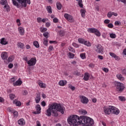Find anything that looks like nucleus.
Listing matches in <instances>:
<instances>
[{
  "label": "nucleus",
  "instance_id": "nucleus-1",
  "mask_svg": "<svg viewBox=\"0 0 126 126\" xmlns=\"http://www.w3.org/2000/svg\"><path fill=\"white\" fill-rule=\"evenodd\" d=\"M68 124L70 126H93L94 121L88 117L71 115L67 119Z\"/></svg>",
  "mask_w": 126,
  "mask_h": 126
},
{
  "label": "nucleus",
  "instance_id": "nucleus-2",
  "mask_svg": "<svg viewBox=\"0 0 126 126\" xmlns=\"http://www.w3.org/2000/svg\"><path fill=\"white\" fill-rule=\"evenodd\" d=\"M64 110L65 109L64 107L61 105V104L54 103L52 104L49 105V108L46 110V115L47 117H51V116H53V117H58L59 116L58 112H60L61 114H64Z\"/></svg>",
  "mask_w": 126,
  "mask_h": 126
},
{
  "label": "nucleus",
  "instance_id": "nucleus-3",
  "mask_svg": "<svg viewBox=\"0 0 126 126\" xmlns=\"http://www.w3.org/2000/svg\"><path fill=\"white\" fill-rule=\"evenodd\" d=\"M12 3L13 5H15V6H17L18 8H19L20 7V6H19V4H21L22 6H24V7H26L27 6V3L28 4H30L31 3V1L30 0H17V1L18 2H17L16 0H12Z\"/></svg>",
  "mask_w": 126,
  "mask_h": 126
},
{
  "label": "nucleus",
  "instance_id": "nucleus-4",
  "mask_svg": "<svg viewBox=\"0 0 126 126\" xmlns=\"http://www.w3.org/2000/svg\"><path fill=\"white\" fill-rule=\"evenodd\" d=\"M104 113L106 115H110V114H112L113 110L115 109V106H109V108L107 107H104Z\"/></svg>",
  "mask_w": 126,
  "mask_h": 126
},
{
  "label": "nucleus",
  "instance_id": "nucleus-5",
  "mask_svg": "<svg viewBox=\"0 0 126 126\" xmlns=\"http://www.w3.org/2000/svg\"><path fill=\"white\" fill-rule=\"evenodd\" d=\"M95 51L98 54H100V55H103L104 54V47L102 46L100 44H98L95 46Z\"/></svg>",
  "mask_w": 126,
  "mask_h": 126
},
{
  "label": "nucleus",
  "instance_id": "nucleus-6",
  "mask_svg": "<svg viewBox=\"0 0 126 126\" xmlns=\"http://www.w3.org/2000/svg\"><path fill=\"white\" fill-rule=\"evenodd\" d=\"M117 90L119 91V92H123L124 91L125 87V85L121 82H117Z\"/></svg>",
  "mask_w": 126,
  "mask_h": 126
},
{
  "label": "nucleus",
  "instance_id": "nucleus-7",
  "mask_svg": "<svg viewBox=\"0 0 126 126\" xmlns=\"http://www.w3.org/2000/svg\"><path fill=\"white\" fill-rule=\"evenodd\" d=\"M36 62L37 60H36V58H32L30 60L27 62V63L30 66H33V65H35V64H36Z\"/></svg>",
  "mask_w": 126,
  "mask_h": 126
},
{
  "label": "nucleus",
  "instance_id": "nucleus-8",
  "mask_svg": "<svg viewBox=\"0 0 126 126\" xmlns=\"http://www.w3.org/2000/svg\"><path fill=\"white\" fill-rule=\"evenodd\" d=\"M80 99L81 103H82L83 104H88V102H89V100L88 99V98L84 95H80Z\"/></svg>",
  "mask_w": 126,
  "mask_h": 126
},
{
  "label": "nucleus",
  "instance_id": "nucleus-9",
  "mask_svg": "<svg viewBox=\"0 0 126 126\" xmlns=\"http://www.w3.org/2000/svg\"><path fill=\"white\" fill-rule=\"evenodd\" d=\"M64 17L65 19L69 21V22H73V18H72V16L69 15L68 14H65L64 15Z\"/></svg>",
  "mask_w": 126,
  "mask_h": 126
},
{
  "label": "nucleus",
  "instance_id": "nucleus-10",
  "mask_svg": "<svg viewBox=\"0 0 126 126\" xmlns=\"http://www.w3.org/2000/svg\"><path fill=\"white\" fill-rule=\"evenodd\" d=\"M40 100H41V95L40 94H37L35 98V103H36V104H38V103H40Z\"/></svg>",
  "mask_w": 126,
  "mask_h": 126
},
{
  "label": "nucleus",
  "instance_id": "nucleus-11",
  "mask_svg": "<svg viewBox=\"0 0 126 126\" xmlns=\"http://www.w3.org/2000/svg\"><path fill=\"white\" fill-rule=\"evenodd\" d=\"M1 57L2 60H6V59H7V57H8L7 55V53L5 52H2L1 54Z\"/></svg>",
  "mask_w": 126,
  "mask_h": 126
},
{
  "label": "nucleus",
  "instance_id": "nucleus-12",
  "mask_svg": "<svg viewBox=\"0 0 126 126\" xmlns=\"http://www.w3.org/2000/svg\"><path fill=\"white\" fill-rule=\"evenodd\" d=\"M112 114L113 115H119L120 114V110L114 107V109L112 111Z\"/></svg>",
  "mask_w": 126,
  "mask_h": 126
},
{
  "label": "nucleus",
  "instance_id": "nucleus-13",
  "mask_svg": "<svg viewBox=\"0 0 126 126\" xmlns=\"http://www.w3.org/2000/svg\"><path fill=\"white\" fill-rule=\"evenodd\" d=\"M21 84H22V81L19 80V79L13 83L14 86H20Z\"/></svg>",
  "mask_w": 126,
  "mask_h": 126
},
{
  "label": "nucleus",
  "instance_id": "nucleus-14",
  "mask_svg": "<svg viewBox=\"0 0 126 126\" xmlns=\"http://www.w3.org/2000/svg\"><path fill=\"white\" fill-rule=\"evenodd\" d=\"M116 77H117L118 79H119V80H121V81H124V80H125V77H124L121 74H117Z\"/></svg>",
  "mask_w": 126,
  "mask_h": 126
},
{
  "label": "nucleus",
  "instance_id": "nucleus-15",
  "mask_svg": "<svg viewBox=\"0 0 126 126\" xmlns=\"http://www.w3.org/2000/svg\"><path fill=\"white\" fill-rule=\"evenodd\" d=\"M18 124L20 125V126H24V125H25V121H24L23 119H21L18 121Z\"/></svg>",
  "mask_w": 126,
  "mask_h": 126
},
{
  "label": "nucleus",
  "instance_id": "nucleus-16",
  "mask_svg": "<svg viewBox=\"0 0 126 126\" xmlns=\"http://www.w3.org/2000/svg\"><path fill=\"white\" fill-rule=\"evenodd\" d=\"M38 84L41 88H45L46 87V84L43 83L41 81L38 82Z\"/></svg>",
  "mask_w": 126,
  "mask_h": 126
},
{
  "label": "nucleus",
  "instance_id": "nucleus-17",
  "mask_svg": "<svg viewBox=\"0 0 126 126\" xmlns=\"http://www.w3.org/2000/svg\"><path fill=\"white\" fill-rule=\"evenodd\" d=\"M13 103L18 107H20V106H21V102L20 101H18L17 99L13 100Z\"/></svg>",
  "mask_w": 126,
  "mask_h": 126
},
{
  "label": "nucleus",
  "instance_id": "nucleus-18",
  "mask_svg": "<svg viewBox=\"0 0 126 126\" xmlns=\"http://www.w3.org/2000/svg\"><path fill=\"white\" fill-rule=\"evenodd\" d=\"M88 31L90 33H95L97 31V30L95 28H89L88 29Z\"/></svg>",
  "mask_w": 126,
  "mask_h": 126
},
{
  "label": "nucleus",
  "instance_id": "nucleus-19",
  "mask_svg": "<svg viewBox=\"0 0 126 126\" xmlns=\"http://www.w3.org/2000/svg\"><path fill=\"white\" fill-rule=\"evenodd\" d=\"M0 43L1 45H7L8 44L7 41H6L5 38H2L1 39Z\"/></svg>",
  "mask_w": 126,
  "mask_h": 126
},
{
  "label": "nucleus",
  "instance_id": "nucleus-20",
  "mask_svg": "<svg viewBox=\"0 0 126 126\" xmlns=\"http://www.w3.org/2000/svg\"><path fill=\"white\" fill-rule=\"evenodd\" d=\"M66 83H67V82L63 80H61L59 82V84L60 86H64Z\"/></svg>",
  "mask_w": 126,
  "mask_h": 126
},
{
  "label": "nucleus",
  "instance_id": "nucleus-21",
  "mask_svg": "<svg viewBox=\"0 0 126 126\" xmlns=\"http://www.w3.org/2000/svg\"><path fill=\"white\" fill-rule=\"evenodd\" d=\"M18 30L20 32V35H23L25 33V32H24V29L23 28V27H19L18 28Z\"/></svg>",
  "mask_w": 126,
  "mask_h": 126
},
{
  "label": "nucleus",
  "instance_id": "nucleus-22",
  "mask_svg": "<svg viewBox=\"0 0 126 126\" xmlns=\"http://www.w3.org/2000/svg\"><path fill=\"white\" fill-rule=\"evenodd\" d=\"M80 12L81 13L82 17H85V13H86V10L84 9H81Z\"/></svg>",
  "mask_w": 126,
  "mask_h": 126
},
{
  "label": "nucleus",
  "instance_id": "nucleus-23",
  "mask_svg": "<svg viewBox=\"0 0 126 126\" xmlns=\"http://www.w3.org/2000/svg\"><path fill=\"white\" fill-rule=\"evenodd\" d=\"M83 79L85 81H87L89 79V74L88 73H85Z\"/></svg>",
  "mask_w": 126,
  "mask_h": 126
},
{
  "label": "nucleus",
  "instance_id": "nucleus-24",
  "mask_svg": "<svg viewBox=\"0 0 126 126\" xmlns=\"http://www.w3.org/2000/svg\"><path fill=\"white\" fill-rule=\"evenodd\" d=\"M46 10L48 13H53V11L52 10V7L51 6H47L46 7Z\"/></svg>",
  "mask_w": 126,
  "mask_h": 126
},
{
  "label": "nucleus",
  "instance_id": "nucleus-25",
  "mask_svg": "<svg viewBox=\"0 0 126 126\" xmlns=\"http://www.w3.org/2000/svg\"><path fill=\"white\" fill-rule=\"evenodd\" d=\"M79 113L80 115H86L87 114V111L84 109H81L79 111Z\"/></svg>",
  "mask_w": 126,
  "mask_h": 126
},
{
  "label": "nucleus",
  "instance_id": "nucleus-26",
  "mask_svg": "<svg viewBox=\"0 0 126 126\" xmlns=\"http://www.w3.org/2000/svg\"><path fill=\"white\" fill-rule=\"evenodd\" d=\"M110 56H111V57H112V58H114L116 60H118V59H119V56L116 55V54H115V53L110 52L109 53Z\"/></svg>",
  "mask_w": 126,
  "mask_h": 126
},
{
  "label": "nucleus",
  "instance_id": "nucleus-27",
  "mask_svg": "<svg viewBox=\"0 0 126 126\" xmlns=\"http://www.w3.org/2000/svg\"><path fill=\"white\" fill-rule=\"evenodd\" d=\"M76 0L78 1L79 6H80V7H81V8H83V4H82V0Z\"/></svg>",
  "mask_w": 126,
  "mask_h": 126
},
{
  "label": "nucleus",
  "instance_id": "nucleus-28",
  "mask_svg": "<svg viewBox=\"0 0 126 126\" xmlns=\"http://www.w3.org/2000/svg\"><path fill=\"white\" fill-rule=\"evenodd\" d=\"M0 4L2 5H6L7 4V0H1L0 2Z\"/></svg>",
  "mask_w": 126,
  "mask_h": 126
},
{
  "label": "nucleus",
  "instance_id": "nucleus-29",
  "mask_svg": "<svg viewBox=\"0 0 126 126\" xmlns=\"http://www.w3.org/2000/svg\"><path fill=\"white\" fill-rule=\"evenodd\" d=\"M13 60H14V56H10V57L8 58V60H7V62H8V63H10V62H12V61H13Z\"/></svg>",
  "mask_w": 126,
  "mask_h": 126
},
{
  "label": "nucleus",
  "instance_id": "nucleus-30",
  "mask_svg": "<svg viewBox=\"0 0 126 126\" xmlns=\"http://www.w3.org/2000/svg\"><path fill=\"white\" fill-rule=\"evenodd\" d=\"M56 5L57 9H59V10H61V9H62V4H61L60 2H57Z\"/></svg>",
  "mask_w": 126,
  "mask_h": 126
},
{
  "label": "nucleus",
  "instance_id": "nucleus-31",
  "mask_svg": "<svg viewBox=\"0 0 126 126\" xmlns=\"http://www.w3.org/2000/svg\"><path fill=\"white\" fill-rule=\"evenodd\" d=\"M33 45L35 48H39L40 45H39V42L37 41H35L33 42Z\"/></svg>",
  "mask_w": 126,
  "mask_h": 126
},
{
  "label": "nucleus",
  "instance_id": "nucleus-32",
  "mask_svg": "<svg viewBox=\"0 0 126 126\" xmlns=\"http://www.w3.org/2000/svg\"><path fill=\"white\" fill-rule=\"evenodd\" d=\"M84 45H85L87 47H91V43L89 41H85V42L84 43Z\"/></svg>",
  "mask_w": 126,
  "mask_h": 126
},
{
  "label": "nucleus",
  "instance_id": "nucleus-33",
  "mask_svg": "<svg viewBox=\"0 0 126 126\" xmlns=\"http://www.w3.org/2000/svg\"><path fill=\"white\" fill-rule=\"evenodd\" d=\"M35 109L37 112H40L41 113V106L39 104H37L36 106L35 107Z\"/></svg>",
  "mask_w": 126,
  "mask_h": 126
},
{
  "label": "nucleus",
  "instance_id": "nucleus-34",
  "mask_svg": "<svg viewBox=\"0 0 126 126\" xmlns=\"http://www.w3.org/2000/svg\"><path fill=\"white\" fill-rule=\"evenodd\" d=\"M9 96L11 100H13L14 98H16V96H15V94H10Z\"/></svg>",
  "mask_w": 126,
  "mask_h": 126
},
{
  "label": "nucleus",
  "instance_id": "nucleus-35",
  "mask_svg": "<svg viewBox=\"0 0 126 126\" xmlns=\"http://www.w3.org/2000/svg\"><path fill=\"white\" fill-rule=\"evenodd\" d=\"M17 46H19L21 49H23V48H24V44L21 42H19L17 44Z\"/></svg>",
  "mask_w": 126,
  "mask_h": 126
},
{
  "label": "nucleus",
  "instance_id": "nucleus-36",
  "mask_svg": "<svg viewBox=\"0 0 126 126\" xmlns=\"http://www.w3.org/2000/svg\"><path fill=\"white\" fill-rule=\"evenodd\" d=\"M65 33L64 31L61 30L59 32V35L61 37H63V36H64Z\"/></svg>",
  "mask_w": 126,
  "mask_h": 126
},
{
  "label": "nucleus",
  "instance_id": "nucleus-37",
  "mask_svg": "<svg viewBox=\"0 0 126 126\" xmlns=\"http://www.w3.org/2000/svg\"><path fill=\"white\" fill-rule=\"evenodd\" d=\"M78 41L80 44H84V42H85V40L83 38H79Z\"/></svg>",
  "mask_w": 126,
  "mask_h": 126
},
{
  "label": "nucleus",
  "instance_id": "nucleus-38",
  "mask_svg": "<svg viewBox=\"0 0 126 126\" xmlns=\"http://www.w3.org/2000/svg\"><path fill=\"white\" fill-rule=\"evenodd\" d=\"M47 30H48V29H47L46 28H40V32L42 33H45Z\"/></svg>",
  "mask_w": 126,
  "mask_h": 126
},
{
  "label": "nucleus",
  "instance_id": "nucleus-39",
  "mask_svg": "<svg viewBox=\"0 0 126 126\" xmlns=\"http://www.w3.org/2000/svg\"><path fill=\"white\" fill-rule=\"evenodd\" d=\"M94 33L95 35H96V36H97V37H100V36H101V33L100 32V31H99V30H98Z\"/></svg>",
  "mask_w": 126,
  "mask_h": 126
},
{
  "label": "nucleus",
  "instance_id": "nucleus-40",
  "mask_svg": "<svg viewBox=\"0 0 126 126\" xmlns=\"http://www.w3.org/2000/svg\"><path fill=\"white\" fill-rule=\"evenodd\" d=\"M119 99L120 101H122V102H125V101H126V97H125L124 96H119Z\"/></svg>",
  "mask_w": 126,
  "mask_h": 126
},
{
  "label": "nucleus",
  "instance_id": "nucleus-41",
  "mask_svg": "<svg viewBox=\"0 0 126 126\" xmlns=\"http://www.w3.org/2000/svg\"><path fill=\"white\" fill-rule=\"evenodd\" d=\"M113 16V12L109 11L107 13V17H109V18H111Z\"/></svg>",
  "mask_w": 126,
  "mask_h": 126
},
{
  "label": "nucleus",
  "instance_id": "nucleus-42",
  "mask_svg": "<svg viewBox=\"0 0 126 126\" xmlns=\"http://www.w3.org/2000/svg\"><path fill=\"white\" fill-rule=\"evenodd\" d=\"M48 35H49V32H46L43 33V36L44 37L46 38V39H48V38H49Z\"/></svg>",
  "mask_w": 126,
  "mask_h": 126
},
{
  "label": "nucleus",
  "instance_id": "nucleus-43",
  "mask_svg": "<svg viewBox=\"0 0 126 126\" xmlns=\"http://www.w3.org/2000/svg\"><path fill=\"white\" fill-rule=\"evenodd\" d=\"M4 9H6L7 11H9V5L6 4L4 6Z\"/></svg>",
  "mask_w": 126,
  "mask_h": 126
},
{
  "label": "nucleus",
  "instance_id": "nucleus-44",
  "mask_svg": "<svg viewBox=\"0 0 126 126\" xmlns=\"http://www.w3.org/2000/svg\"><path fill=\"white\" fill-rule=\"evenodd\" d=\"M80 56L81 57V59H82L83 60H84V59H86V57H85V53H81L80 55Z\"/></svg>",
  "mask_w": 126,
  "mask_h": 126
},
{
  "label": "nucleus",
  "instance_id": "nucleus-45",
  "mask_svg": "<svg viewBox=\"0 0 126 126\" xmlns=\"http://www.w3.org/2000/svg\"><path fill=\"white\" fill-rule=\"evenodd\" d=\"M110 38H112V39H115V38H116V34H115V33H110Z\"/></svg>",
  "mask_w": 126,
  "mask_h": 126
},
{
  "label": "nucleus",
  "instance_id": "nucleus-46",
  "mask_svg": "<svg viewBox=\"0 0 126 126\" xmlns=\"http://www.w3.org/2000/svg\"><path fill=\"white\" fill-rule=\"evenodd\" d=\"M69 56L70 59H73V58H74V54L70 52L69 53Z\"/></svg>",
  "mask_w": 126,
  "mask_h": 126
},
{
  "label": "nucleus",
  "instance_id": "nucleus-47",
  "mask_svg": "<svg viewBox=\"0 0 126 126\" xmlns=\"http://www.w3.org/2000/svg\"><path fill=\"white\" fill-rule=\"evenodd\" d=\"M69 88H70V89H71L72 91H74V90H75V87L72 85H70L69 86Z\"/></svg>",
  "mask_w": 126,
  "mask_h": 126
},
{
  "label": "nucleus",
  "instance_id": "nucleus-48",
  "mask_svg": "<svg viewBox=\"0 0 126 126\" xmlns=\"http://www.w3.org/2000/svg\"><path fill=\"white\" fill-rule=\"evenodd\" d=\"M74 74L75 75H77V76H79L80 75V72H79L77 71H76L74 72Z\"/></svg>",
  "mask_w": 126,
  "mask_h": 126
},
{
  "label": "nucleus",
  "instance_id": "nucleus-49",
  "mask_svg": "<svg viewBox=\"0 0 126 126\" xmlns=\"http://www.w3.org/2000/svg\"><path fill=\"white\" fill-rule=\"evenodd\" d=\"M16 79H17V78L15 77H13L12 78L10 79V81L11 82H14V81H15L16 80Z\"/></svg>",
  "mask_w": 126,
  "mask_h": 126
},
{
  "label": "nucleus",
  "instance_id": "nucleus-50",
  "mask_svg": "<svg viewBox=\"0 0 126 126\" xmlns=\"http://www.w3.org/2000/svg\"><path fill=\"white\" fill-rule=\"evenodd\" d=\"M68 50L70 51V52H72V53H75V51H74V49H73V48L71 47H70L69 48H68Z\"/></svg>",
  "mask_w": 126,
  "mask_h": 126
},
{
  "label": "nucleus",
  "instance_id": "nucleus-51",
  "mask_svg": "<svg viewBox=\"0 0 126 126\" xmlns=\"http://www.w3.org/2000/svg\"><path fill=\"white\" fill-rule=\"evenodd\" d=\"M43 44L45 46H48V40L46 39H44Z\"/></svg>",
  "mask_w": 126,
  "mask_h": 126
},
{
  "label": "nucleus",
  "instance_id": "nucleus-52",
  "mask_svg": "<svg viewBox=\"0 0 126 126\" xmlns=\"http://www.w3.org/2000/svg\"><path fill=\"white\" fill-rule=\"evenodd\" d=\"M53 22L54 23H58V22H59V19H58V18H55L53 19Z\"/></svg>",
  "mask_w": 126,
  "mask_h": 126
},
{
  "label": "nucleus",
  "instance_id": "nucleus-53",
  "mask_svg": "<svg viewBox=\"0 0 126 126\" xmlns=\"http://www.w3.org/2000/svg\"><path fill=\"white\" fill-rule=\"evenodd\" d=\"M107 26L109 28H113V27H114V25H113L112 23L108 24Z\"/></svg>",
  "mask_w": 126,
  "mask_h": 126
},
{
  "label": "nucleus",
  "instance_id": "nucleus-54",
  "mask_svg": "<svg viewBox=\"0 0 126 126\" xmlns=\"http://www.w3.org/2000/svg\"><path fill=\"white\" fill-rule=\"evenodd\" d=\"M102 69L104 72L107 73L109 72V69L107 68H103Z\"/></svg>",
  "mask_w": 126,
  "mask_h": 126
},
{
  "label": "nucleus",
  "instance_id": "nucleus-55",
  "mask_svg": "<svg viewBox=\"0 0 126 126\" xmlns=\"http://www.w3.org/2000/svg\"><path fill=\"white\" fill-rule=\"evenodd\" d=\"M72 45L75 48H78L79 47V45L75 43H73Z\"/></svg>",
  "mask_w": 126,
  "mask_h": 126
},
{
  "label": "nucleus",
  "instance_id": "nucleus-56",
  "mask_svg": "<svg viewBox=\"0 0 126 126\" xmlns=\"http://www.w3.org/2000/svg\"><path fill=\"white\" fill-rule=\"evenodd\" d=\"M115 25H121V22L116 21L115 22Z\"/></svg>",
  "mask_w": 126,
  "mask_h": 126
},
{
  "label": "nucleus",
  "instance_id": "nucleus-57",
  "mask_svg": "<svg viewBox=\"0 0 126 126\" xmlns=\"http://www.w3.org/2000/svg\"><path fill=\"white\" fill-rule=\"evenodd\" d=\"M41 105H42V107H45V106H46V102H45V101H43L41 102Z\"/></svg>",
  "mask_w": 126,
  "mask_h": 126
},
{
  "label": "nucleus",
  "instance_id": "nucleus-58",
  "mask_svg": "<svg viewBox=\"0 0 126 126\" xmlns=\"http://www.w3.org/2000/svg\"><path fill=\"white\" fill-rule=\"evenodd\" d=\"M8 66L9 68H12V67H13V64L10 63V64H8Z\"/></svg>",
  "mask_w": 126,
  "mask_h": 126
},
{
  "label": "nucleus",
  "instance_id": "nucleus-59",
  "mask_svg": "<svg viewBox=\"0 0 126 126\" xmlns=\"http://www.w3.org/2000/svg\"><path fill=\"white\" fill-rule=\"evenodd\" d=\"M48 20H49V19H48V18H44L43 19L41 20V21H42V22H43V23H45V22H46V21H48Z\"/></svg>",
  "mask_w": 126,
  "mask_h": 126
},
{
  "label": "nucleus",
  "instance_id": "nucleus-60",
  "mask_svg": "<svg viewBox=\"0 0 126 126\" xmlns=\"http://www.w3.org/2000/svg\"><path fill=\"white\" fill-rule=\"evenodd\" d=\"M104 23H106V24H109L110 22V20L108 19L105 20L104 21Z\"/></svg>",
  "mask_w": 126,
  "mask_h": 126
},
{
  "label": "nucleus",
  "instance_id": "nucleus-61",
  "mask_svg": "<svg viewBox=\"0 0 126 126\" xmlns=\"http://www.w3.org/2000/svg\"><path fill=\"white\" fill-rule=\"evenodd\" d=\"M46 27H50L51 26V24L49 22H47L45 24Z\"/></svg>",
  "mask_w": 126,
  "mask_h": 126
},
{
  "label": "nucleus",
  "instance_id": "nucleus-62",
  "mask_svg": "<svg viewBox=\"0 0 126 126\" xmlns=\"http://www.w3.org/2000/svg\"><path fill=\"white\" fill-rule=\"evenodd\" d=\"M122 74L126 75V69L122 70Z\"/></svg>",
  "mask_w": 126,
  "mask_h": 126
},
{
  "label": "nucleus",
  "instance_id": "nucleus-63",
  "mask_svg": "<svg viewBox=\"0 0 126 126\" xmlns=\"http://www.w3.org/2000/svg\"><path fill=\"white\" fill-rule=\"evenodd\" d=\"M120 1L123 2L124 4H125V5H126V0H120Z\"/></svg>",
  "mask_w": 126,
  "mask_h": 126
},
{
  "label": "nucleus",
  "instance_id": "nucleus-64",
  "mask_svg": "<svg viewBox=\"0 0 126 126\" xmlns=\"http://www.w3.org/2000/svg\"><path fill=\"white\" fill-rule=\"evenodd\" d=\"M98 59H99V60H103V56L101 55H98L97 56Z\"/></svg>",
  "mask_w": 126,
  "mask_h": 126
}]
</instances>
